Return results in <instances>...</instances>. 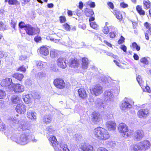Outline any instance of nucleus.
<instances>
[{"label":"nucleus","mask_w":151,"mask_h":151,"mask_svg":"<svg viewBox=\"0 0 151 151\" xmlns=\"http://www.w3.org/2000/svg\"><path fill=\"white\" fill-rule=\"evenodd\" d=\"M93 133L95 137L100 141L108 139L110 137L107 130L100 127L95 128L93 129Z\"/></svg>","instance_id":"nucleus-1"},{"label":"nucleus","mask_w":151,"mask_h":151,"mask_svg":"<svg viewBox=\"0 0 151 151\" xmlns=\"http://www.w3.org/2000/svg\"><path fill=\"white\" fill-rule=\"evenodd\" d=\"M139 143L133 145L131 147V151H143L149 149L150 147V143L148 140H144Z\"/></svg>","instance_id":"nucleus-2"},{"label":"nucleus","mask_w":151,"mask_h":151,"mask_svg":"<svg viewBox=\"0 0 151 151\" xmlns=\"http://www.w3.org/2000/svg\"><path fill=\"white\" fill-rule=\"evenodd\" d=\"M118 129L119 133L125 137H129L131 135V132L129 131L128 127L124 123L119 124Z\"/></svg>","instance_id":"nucleus-3"},{"label":"nucleus","mask_w":151,"mask_h":151,"mask_svg":"<svg viewBox=\"0 0 151 151\" xmlns=\"http://www.w3.org/2000/svg\"><path fill=\"white\" fill-rule=\"evenodd\" d=\"M24 30L27 34L30 36L38 35L40 32L39 28L34 27L29 24H27V26L25 29H24Z\"/></svg>","instance_id":"nucleus-4"},{"label":"nucleus","mask_w":151,"mask_h":151,"mask_svg":"<svg viewBox=\"0 0 151 151\" xmlns=\"http://www.w3.org/2000/svg\"><path fill=\"white\" fill-rule=\"evenodd\" d=\"M53 84L57 88L60 89H64L66 86L64 80L61 78H57L54 79Z\"/></svg>","instance_id":"nucleus-5"},{"label":"nucleus","mask_w":151,"mask_h":151,"mask_svg":"<svg viewBox=\"0 0 151 151\" xmlns=\"http://www.w3.org/2000/svg\"><path fill=\"white\" fill-rule=\"evenodd\" d=\"M57 65L59 68L64 69L67 66V60L65 58L60 57L58 58L56 61Z\"/></svg>","instance_id":"nucleus-6"},{"label":"nucleus","mask_w":151,"mask_h":151,"mask_svg":"<svg viewBox=\"0 0 151 151\" xmlns=\"http://www.w3.org/2000/svg\"><path fill=\"white\" fill-rule=\"evenodd\" d=\"M68 65L72 69H76L80 65L79 61L76 58H71L69 60Z\"/></svg>","instance_id":"nucleus-7"},{"label":"nucleus","mask_w":151,"mask_h":151,"mask_svg":"<svg viewBox=\"0 0 151 151\" xmlns=\"http://www.w3.org/2000/svg\"><path fill=\"white\" fill-rule=\"evenodd\" d=\"M149 113V110L145 108L139 110L137 112V115L139 118L145 119L148 116Z\"/></svg>","instance_id":"nucleus-8"},{"label":"nucleus","mask_w":151,"mask_h":151,"mask_svg":"<svg viewBox=\"0 0 151 151\" xmlns=\"http://www.w3.org/2000/svg\"><path fill=\"white\" fill-rule=\"evenodd\" d=\"M91 116V120L94 124H97L101 119L100 113L96 111L92 113Z\"/></svg>","instance_id":"nucleus-9"},{"label":"nucleus","mask_w":151,"mask_h":151,"mask_svg":"<svg viewBox=\"0 0 151 151\" xmlns=\"http://www.w3.org/2000/svg\"><path fill=\"white\" fill-rule=\"evenodd\" d=\"M78 96L82 99H86L88 97L86 89L83 87H81L78 90Z\"/></svg>","instance_id":"nucleus-10"},{"label":"nucleus","mask_w":151,"mask_h":151,"mask_svg":"<svg viewBox=\"0 0 151 151\" xmlns=\"http://www.w3.org/2000/svg\"><path fill=\"white\" fill-rule=\"evenodd\" d=\"M144 136L143 130L140 129L137 130L135 132L134 136V139L138 141L142 139Z\"/></svg>","instance_id":"nucleus-11"},{"label":"nucleus","mask_w":151,"mask_h":151,"mask_svg":"<svg viewBox=\"0 0 151 151\" xmlns=\"http://www.w3.org/2000/svg\"><path fill=\"white\" fill-rule=\"evenodd\" d=\"M102 87L99 85L95 86L92 88L91 92L96 96H98L103 93Z\"/></svg>","instance_id":"nucleus-12"},{"label":"nucleus","mask_w":151,"mask_h":151,"mask_svg":"<svg viewBox=\"0 0 151 151\" xmlns=\"http://www.w3.org/2000/svg\"><path fill=\"white\" fill-rule=\"evenodd\" d=\"M16 111L21 114H23L26 111V106L23 104H18L16 107Z\"/></svg>","instance_id":"nucleus-13"},{"label":"nucleus","mask_w":151,"mask_h":151,"mask_svg":"<svg viewBox=\"0 0 151 151\" xmlns=\"http://www.w3.org/2000/svg\"><path fill=\"white\" fill-rule=\"evenodd\" d=\"M49 142L51 143V145L55 150L58 148L59 142L57 141L55 136H51L49 139Z\"/></svg>","instance_id":"nucleus-14"},{"label":"nucleus","mask_w":151,"mask_h":151,"mask_svg":"<svg viewBox=\"0 0 151 151\" xmlns=\"http://www.w3.org/2000/svg\"><path fill=\"white\" fill-rule=\"evenodd\" d=\"M80 148L83 151H92L93 150V146L87 143L81 144Z\"/></svg>","instance_id":"nucleus-15"},{"label":"nucleus","mask_w":151,"mask_h":151,"mask_svg":"<svg viewBox=\"0 0 151 151\" xmlns=\"http://www.w3.org/2000/svg\"><path fill=\"white\" fill-rule=\"evenodd\" d=\"M12 88L15 93H21L24 91L23 86L19 83L14 84Z\"/></svg>","instance_id":"nucleus-16"},{"label":"nucleus","mask_w":151,"mask_h":151,"mask_svg":"<svg viewBox=\"0 0 151 151\" xmlns=\"http://www.w3.org/2000/svg\"><path fill=\"white\" fill-rule=\"evenodd\" d=\"M106 128L109 131L114 130L116 128V124L113 121H109L106 124Z\"/></svg>","instance_id":"nucleus-17"},{"label":"nucleus","mask_w":151,"mask_h":151,"mask_svg":"<svg viewBox=\"0 0 151 151\" xmlns=\"http://www.w3.org/2000/svg\"><path fill=\"white\" fill-rule=\"evenodd\" d=\"M89 60L88 59L85 57L82 58H81V68L83 69H86L88 67Z\"/></svg>","instance_id":"nucleus-18"},{"label":"nucleus","mask_w":151,"mask_h":151,"mask_svg":"<svg viewBox=\"0 0 151 151\" xmlns=\"http://www.w3.org/2000/svg\"><path fill=\"white\" fill-rule=\"evenodd\" d=\"M131 106V104L128 101H123L120 105V108L122 110H125L127 109L130 108Z\"/></svg>","instance_id":"nucleus-19"},{"label":"nucleus","mask_w":151,"mask_h":151,"mask_svg":"<svg viewBox=\"0 0 151 151\" xmlns=\"http://www.w3.org/2000/svg\"><path fill=\"white\" fill-rule=\"evenodd\" d=\"M12 77L20 81H22L24 77V76L22 73H16L12 75Z\"/></svg>","instance_id":"nucleus-20"},{"label":"nucleus","mask_w":151,"mask_h":151,"mask_svg":"<svg viewBox=\"0 0 151 151\" xmlns=\"http://www.w3.org/2000/svg\"><path fill=\"white\" fill-rule=\"evenodd\" d=\"M49 52L48 49L45 46H42L40 48L39 53L42 55L47 56Z\"/></svg>","instance_id":"nucleus-21"},{"label":"nucleus","mask_w":151,"mask_h":151,"mask_svg":"<svg viewBox=\"0 0 151 151\" xmlns=\"http://www.w3.org/2000/svg\"><path fill=\"white\" fill-rule=\"evenodd\" d=\"M113 13L116 16V18L119 20L121 21L123 19V16L122 12L115 9L113 11Z\"/></svg>","instance_id":"nucleus-22"},{"label":"nucleus","mask_w":151,"mask_h":151,"mask_svg":"<svg viewBox=\"0 0 151 151\" xmlns=\"http://www.w3.org/2000/svg\"><path fill=\"white\" fill-rule=\"evenodd\" d=\"M27 115V118L29 120H33L36 119V116L33 111H28Z\"/></svg>","instance_id":"nucleus-23"},{"label":"nucleus","mask_w":151,"mask_h":151,"mask_svg":"<svg viewBox=\"0 0 151 151\" xmlns=\"http://www.w3.org/2000/svg\"><path fill=\"white\" fill-rule=\"evenodd\" d=\"M136 9L137 13L140 15L144 16L145 14V12L143 9L142 6L140 5H137L136 7Z\"/></svg>","instance_id":"nucleus-24"},{"label":"nucleus","mask_w":151,"mask_h":151,"mask_svg":"<svg viewBox=\"0 0 151 151\" xmlns=\"http://www.w3.org/2000/svg\"><path fill=\"white\" fill-rule=\"evenodd\" d=\"M12 83V79L9 78L4 79L2 81V84L5 86H9Z\"/></svg>","instance_id":"nucleus-25"},{"label":"nucleus","mask_w":151,"mask_h":151,"mask_svg":"<svg viewBox=\"0 0 151 151\" xmlns=\"http://www.w3.org/2000/svg\"><path fill=\"white\" fill-rule=\"evenodd\" d=\"M86 15L88 17H91L94 14L92 9L89 8H86L84 12Z\"/></svg>","instance_id":"nucleus-26"},{"label":"nucleus","mask_w":151,"mask_h":151,"mask_svg":"<svg viewBox=\"0 0 151 151\" xmlns=\"http://www.w3.org/2000/svg\"><path fill=\"white\" fill-rule=\"evenodd\" d=\"M143 4L145 9H148L151 7V2L149 0H143Z\"/></svg>","instance_id":"nucleus-27"},{"label":"nucleus","mask_w":151,"mask_h":151,"mask_svg":"<svg viewBox=\"0 0 151 151\" xmlns=\"http://www.w3.org/2000/svg\"><path fill=\"white\" fill-rule=\"evenodd\" d=\"M8 2L10 5H19V2L17 0H5V2Z\"/></svg>","instance_id":"nucleus-28"},{"label":"nucleus","mask_w":151,"mask_h":151,"mask_svg":"<svg viewBox=\"0 0 151 151\" xmlns=\"http://www.w3.org/2000/svg\"><path fill=\"white\" fill-rule=\"evenodd\" d=\"M131 47H132L133 50H136L137 51H139L140 49V47L136 42L132 43Z\"/></svg>","instance_id":"nucleus-29"},{"label":"nucleus","mask_w":151,"mask_h":151,"mask_svg":"<svg viewBox=\"0 0 151 151\" xmlns=\"http://www.w3.org/2000/svg\"><path fill=\"white\" fill-rule=\"evenodd\" d=\"M58 53L55 50H51L50 52V55L52 58H54L57 57Z\"/></svg>","instance_id":"nucleus-30"},{"label":"nucleus","mask_w":151,"mask_h":151,"mask_svg":"<svg viewBox=\"0 0 151 151\" xmlns=\"http://www.w3.org/2000/svg\"><path fill=\"white\" fill-rule=\"evenodd\" d=\"M91 27L95 30H98L99 28V26L96 22H91L90 23Z\"/></svg>","instance_id":"nucleus-31"},{"label":"nucleus","mask_w":151,"mask_h":151,"mask_svg":"<svg viewBox=\"0 0 151 151\" xmlns=\"http://www.w3.org/2000/svg\"><path fill=\"white\" fill-rule=\"evenodd\" d=\"M17 71H19L25 73L26 71V69L24 65H22L19 67L17 69Z\"/></svg>","instance_id":"nucleus-32"},{"label":"nucleus","mask_w":151,"mask_h":151,"mask_svg":"<svg viewBox=\"0 0 151 151\" xmlns=\"http://www.w3.org/2000/svg\"><path fill=\"white\" fill-rule=\"evenodd\" d=\"M20 99L17 96L13 98L12 100V102L14 104H16L20 102Z\"/></svg>","instance_id":"nucleus-33"},{"label":"nucleus","mask_w":151,"mask_h":151,"mask_svg":"<svg viewBox=\"0 0 151 151\" xmlns=\"http://www.w3.org/2000/svg\"><path fill=\"white\" fill-rule=\"evenodd\" d=\"M141 63L144 65H147L148 64V61L145 57L141 58L140 60Z\"/></svg>","instance_id":"nucleus-34"},{"label":"nucleus","mask_w":151,"mask_h":151,"mask_svg":"<svg viewBox=\"0 0 151 151\" xmlns=\"http://www.w3.org/2000/svg\"><path fill=\"white\" fill-rule=\"evenodd\" d=\"M44 63H45L40 61H37L36 63V66L40 68H44V65L43 64Z\"/></svg>","instance_id":"nucleus-35"},{"label":"nucleus","mask_w":151,"mask_h":151,"mask_svg":"<svg viewBox=\"0 0 151 151\" xmlns=\"http://www.w3.org/2000/svg\"><path fill=\"white\" fill-rule=\"evenodd\" d=\"M27 26V24H25L22 21L20 22L19 24V28L20 29L24 28L25 29V27Z\"/></svg>","instance_id":"nucleus-36"},{"label":"nucleus","mask_w":151,"mask_h":151,"mask_svg":"<svg viewBox=\"0 0 151 151\" xmlns=\"http://www.w3.org/2000/svg\"><path fill=\"white\" fill-rule=\"evenodd\" d=\"M17 21L15 19H12L11 21V27L14 29H15L17 25Z\"/></svg>","instance_id":"nucleus-37"},{"label":"nucleus","mask_w":151,"mask_h":151,"mask_svg":"<svg viewBox=\"0 0 151 151\" xmlns=\"http://www.w3.org/2000/svg\"><path fill=\"white\" fill-rule=\"evenodd\" d=\"M43 120L44 123L46 124H49L51 122V118L50 117H45Z\"/></svg>","instance_id":"nucleus-38"},{"label":"nucleus","mask_w":151,"mask_h":151,"mask_svg":"<svg viewBox=\"0 0 151 151\" xmlns=\"http://www.w3.org/2000/svg\"><path fill=\"white\" fill-rule=\"evenodd\" d=\"M59 21L61 23H64L66 21L65 16H61L59 17Z\"/></svg>","instance_id":"nucleus-39"},{"label":"nucleus","mask_w":151,"mask_h":151,"mask_svg":"<svg viewBox=\"0 0 151 151\" xmlns=\"http://www.w3.org/2000/svg\"><path fill=\"white\" fill-rule=\"evenodd\" d=\"M6 94L5 92L0 89V99H2L5 98Z\"/></svg>","instance_id":"nucleus-40"},{"label":"nucleus","mask_w":151,"mask_h":151,"mask_svg":"<svg viewBox=\"0 0 151 151\" xmlns=\"http://www.w3.org/2000/svg\"><path fill=\"white\" fill-rule=\"evenodd\" d=\"M6 129L5 124L3 122H0V131L3 132Z\"/></svg>","instance_id":"nucleus-41"},{"label":"nucleus","mask_w":151,"mask_h":151,"mask_svg":"<svg viewBox=\"0 0 151 151\" xmlns=\"http://www.w3.org/2000/svg\"><path fill=\"white\" fill-rule=\"evenodd\" d=\"M102 31L104 34H107L109 32V30L108 27L105 26L102 29Z\"/></svg>","instance_id":"nucleus-42"},{"label":"nucleus","mask_w":151,"mask_h":151,"mask_svg":"<svg viewBox=\"0 0 151 151\" xmlns=\"http://www.w3.org/2000/svg\"><path fill=\"white\" fill-rule=\"evenodd\" d=\"M63 26L65 30L67 31H70V26L67 23L64 24Z\"/></svg>","instance_id":"nucleus-43"},{"label":"nucleus","mask_w":151,"mask_h":151,"mask_svg":"<svg viewBox=\"0 0 151 151\" xmlns=\"http://www.w3.org/2000/svg\"><path fill=\"white\" fill-rule=\"evenodd\" d=\"M137 82L140 86L142 88H145V86L146 85V83L143 80L140 81L139 80H138V81H137Z\"/></svg>","instance_id":"nucleus-44"},{"label":"nucleus","mask_w":151,"mask_h":151,"mask_svg":"<svg viewBox=\"0 0 151 151\" xmlns=\"http://www.w3.org/2000/svg\"><path fill=\"white\" fill-rule=\"evenodd\" d=\"M112 95L110 92H106V95H105V98L107 100H110L112 97Z\"/></svg>","instance_id":"nucleus-45"},{"label":"nucleus","mask_w":151,"mask_h":151,"mask_svg":"<svg viewBox=\"0 0 151 151\" xmlns=\"http://www.w3.org/2000/svg\"><path fill=\"white\" fill-rule=\"evenodd\" d=\"M58 69L55 64L51 65L50 66V70L53 72L57 71Z\"/></svg>","instance_id":"nucleus-46"},{"label":"nucleus","mask_w":151,"mask_h":151,"mask_svg":"<svg viewBox=\"0 0 151 151\" xmlns=\"http://www.w3.org/2000/svg\"><path fill=\"white\" fill-rule=\"evenodd\" d=\"M125 38L122 36H121L120 38L118 41V43L119 45H121L124 42Z\"/></svg>","instance_id":"nucleus-47"},{"label":"nucleus","mask_w":151,"mask_h":151,"mask_svg":"<svg viewBox=\"0 0 151 151\" xmlns=\"http://www.w3.org/2000/svg\"><path fill=\"white\" fill-rule=\"evenodd\" d=\"M61 147L63 151H70L68 148L67 145L66 144H63L61 145Z\"/></svg>","instance_id":"nucleus-48"},{"label":"nucleus","mask_w":151,"mask_h":151,"mask_svg":"<svg viewBox=\"0 0 151 151\" xmlns=\"http://www.w3.org/2000/svg\"><path fill=\"white\" fill-rule=\"evenodd\" d=\"M116 35L115 32H111L109 34V37L111 38H114Z\"/></svg>","instance_id":"nucleus-49"},{"label":"nucleus","mask_w":151,"mask_h":151,"mask_svg":"<svg viewBox=\"0 0 151 151\" xmlns=\"http://www.w3.org/2000/svg\"><path fill=\"white\" fill-rule=\"evenodd\" d=\"M21 128L22 129L23 131H24L26 130H29V129L27 125L25 124H23L22 125Z\"/></svg>","instance_id":"nucleus-50"},{"label":"nucleus","mask_w":151,"mask_h":151,"mask_svg":"<svg viewBox=\"0 0 151 151\" xmlns=\"http://www.w3.org/2000/svg\"><path fill=\"white\" fill-rule=\"evenodd\" d=\"M120 5L121 7L123 8L127 7L128 6V4L125 3L124 2H122L120 3Z\"/></svg>","instance_id":"nucleus-51"},{"label":"nucleus","mask_w":151,"mask_h":151,"mask_svg":"<svg viewBox=\"0 0 151 151\" xmlns=\"http://www.w3.org/2000/svg\"><path fill=\"white\" fill-rule=\"evenodd\" d=\"M107 5L111 9H113L114 8V6L113 3L109 1L107 3Z\"/></svg>","instance_id":"nucleus-52"},{"label":"nucleus","mask_w":151,"mask_h":151,"mask_svg":"<svg viewBox=\"0 0 151 151\" xmlns=\"http://www.w3.org/2000/svg\"><path fill=\"white\" fill-rule=\"evenodd\" d=\"M34 40L37 42H39L41 40V38L40 36H37L34 38Z\"/></svg>","instance_id":"nucleus-53"},{"label":"nucleus","mask_w":151,"mask_h":151,"mask_svg":"<svg viewBox=\"0 0 151 151\" xmlns=\"http://www.w3.org/2000/svg\"><path fill=\"white\" fill-rule=\"evenodd\" d=\"M28 96V95H26L25 97H24L23 98V100L24 101V102L27 104L29 103V102L30 101V99H28L27 98V97Z\"/></svg>","instance_id":"nucleus-54"},{"label":"nucleus","mask_w":151,"mask_h":151,"mask_svg":"<svg viewBox=\"0 0 151 151\" xmlns=\"http://www.w3.org/2000/svg\"><path fill=\"white\" fill-rule=\"evenodd\" d=\"M105 53H106V54L109 56H110L111 57H112L114 58H115L116 56L115 55H114L112 53L108 52H105Z\"/></svg>","instance_id":"nucleus-55"},{"label":"nucleus","mask_w":151,"mask_h":151,"mask_svg":"<svg viewBox=\"0 0 151 151\" xmlns=\"http://www.w3.org/2000/svg\"><path fill=\"white\" fill-rule=\"evenodd\" d=\"M26 56L22 55L19 57V60L21 61L25 60L27 58Z\"/></svg>","instance_id":"nucleus-56"},{"label":"nucleus","mask_w":151,"mask_h":151,"mask_svg":"<svg viewBox=\"0 0 151 151\" xmlns=\"http://www.w3.org/2000/svg\"><path fill=\"white\" fill-rule=\"evenodd\" d=\"M34 98L35 99H39L40 98L41 96L39 94L35 93L34 95Z\"/></svg>","instance_id":"nucleus-57"},{"label":"nucleus","mask_w":151,"mask_h":151,"mask_svg":"<svg viewBox=\"0 0 151 151\" xmlns=\"http://www.w3.org/2000/svg\"><path fill=\"white\" fill-rule=\"evenodd\" d=\"M120 48L124 52L127 51V48L124 45H122L121 46Z\"/></svg>","instance_id":"nucleus-58"},{"label":"nucleus","mask_w":151,"mask_h":151,"mask_svg":"<svg viewBox=\"0 0 151 151\" xmlns=\"http://www.w3.org/2000/svg\"><path fill=\"white\" fill-rule=\"evenodd\" d=\"M97 151H109L105 148L103 147H99L97 150Z\"/></svg>","instance_id":"nucleus-59"},{"label":"nucleus","mask_w":151,"mask_h":151,"mask_svg":"<svg viewBox=\"0 0 151 151\" xmlns=\"http://www.w3.org/2000/svg\"><path fill=\"white\" fill-rule=\"evenodd\" d=\"M145 88L146 90V92L149 93H150L151 92V90L150 89V87L149 86H147V84L145 86Z\"/></svg>","instance_id":"nucleus-60"},{"label":"nucleus","mask_w":151,"mask_h":151,"mask_svg":"<svg viewBox=\"0 0 151 151\" xmlns=\"http://www.w3.org/2000/svg\"><path fill=\"white\" fill-rule=\"evenodd\" d=\"M50 40L51 41H54V42H56V43H57V42H59V40H60L56 39L55 38H53L52 37H51L50 38Z\"/></svg>","instance_id":"nucleus-61"},{"label":"nucleus","mask_w":151,"mask_h":151,"mask_svg":"<svg viewBox=\"0 0 151 151\" xmlns=\"http://www.w3.org/2000/svg\"><path fill=\"white\" fill-rule=\"evenodd\" d=\"M104 42L108 47H112V45L109 42L106 40H104Z\"/></svg>","instance_id":"nucleus-62"},{"label":"nucleus","mask_w":151,"mask_h":151,"mask_svg":"<svg viewBox=\"0 0 151 151\" xmlns=\"http://www.w3.org/2000/svg\"><path fill=\"white\" fill-rule=\"evenodd\" d=\"M4 24L2 21H0V30H2L4 27Z\"/></svg>","instance_id":"nucleus-63"},{"label":"nucleus","mask_w":151,"mask_h":151,"mask_svg":"<svg viewBox=\"0 0 151 151\" xmlns=\"http://www.w3.org/2000/svg\"><path fill=\"white\" fill-rule=\"evenodd\" d=\"M83 4L81 1L79 2V3L78 7L80 9H82L83 7Z\"/></svg>","instance_id":"nucleus-64"}]
</instances>
